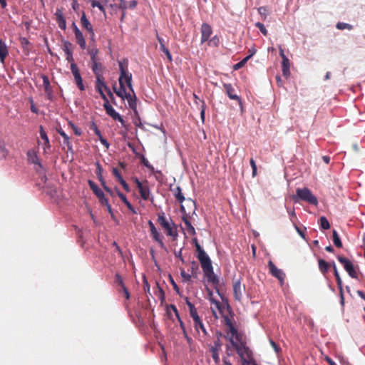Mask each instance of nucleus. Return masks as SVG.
Masks as SVG:
<instances>
[{"instance_id":"obj_63","label":"nucleus","mask_w":365,"mask_h":365,"mask_svg":"<svg viewBox=\"0 0 365 365\" xmlns=\"http://www.w3.org/2000/svg\"><path fill=\"white\" fill-rule=\"evenodd\" d=\"M115 281L117 284H118V285L120 286V287H123V286H125V284L123 282L122 277L120 276V274L119 273H116L115 274Z\"/></svg>"},{"instance_id":"obj_13","label":"nucleus","mask_w":365,"mask_h":365,"mask_svg":"<svg viewBox=\"0 0 365 365\" xmlns=\"http://www.w3.org/2000/svg\"><path fill=\"white\" fill-rule=\"evenodd\" d=\"M175 197L176 200L179 202L180 204L182 203L185 200H187V202H190L195 207V209H196V202L195 201L192 200L191 198L185 199L183 193L182 192V189L180 186H177L175 189L171 190ZM195 214V210H194L193 213Z\"/></svg>"},{"instance_id":"obj_33","label":"nucleus","mask_w":365,"mask_h":365,"mask_svg":"<svg viewBox=\"0 0 365 365\" xmlns=\"http://www.w3.org/2000/svg\"><path fill=\"white\" fill-rule=\"evenodd\" d=\"M319 228L321 230H329L331 227L330 223L325 216H321L319 220Z\"/></svg>"},{"instance_id":"obj_54","label":"nucleus","mask_w":365,"mask_h":365,"mask_svg":"<svg viewBox=\"0 0 365 365\" xmlns=\"http://www.w3.org/2000/svg\"><path fill=\"white\" fill-rule=\"evenodd\" d=\"M202 105L200 106V118L202 121L204 123L205 118V110H206V104L205 101L200 100Z\"/></svg>"},{"instance_id":"obj_5","label":"nucleus","mask_w":365,"mask_h":365,"mask_svg":"<svg viewBox=\"0 0 365 365\" xmlns=\"http://www.w3.org/2000/svg\"><path fill=\"white\" fill-rule=\"evenodd\" d=\"M222 317L225 324L229 328V331L232 335L230 337H232L234 343H236L239 346H241V344L247 346L246 342L242 339V334L238 332L237 329L235 327L234 323L229 318V317L222 314Z\"/></svg>"},{"instance_id":"obj_18","label":"nucleus","mask_w":365,"mask_h":365,"mask_svg":"<svg viewBox=\"0 0 365 365\" xmlns=\"http://www.w3.org/2000/svg\"><path fill=\"white\" fill-rule=\"evenodd\" d=\"M26 155H27L28 160L31 163L38 165L39 169H41V170L45 172V168L43 166V165L41 163V162L39 161L38 155L35 150H28Z\"/></svg>"},{"instance_id":"obj_24","label":"nucleus","mask_w":365,"mask_h":365,"mask_svg":"<svg viewBox=\"0 0 365 365\" xmlns=\"http://www.w3.org/2000/svg\"><path fill=\"white\" fill-rule=\"evenodd\" d=\"M233 294L234 298L236 301H240L242 298V293L241 290V279H239L235 282L233 284Z\"/></svg>"},{"instance_id":"obj_34","label":"nucleus","mask_w":365,"mask_h":365,"mask_svg":"<svg viewBox=\"0 0 365 365\" xmlns=\"http://www.w3.org/2000/svg\"><path fill=\"white\" fill-rule=\"evenodd\" d=\"M75 37L80 48L83 50L86 49V43L82 32L76 33V34H75Z\"/></svg>"},{"instance_id":"obj_14","label":"nucleus","mask_w":365,"mask_h":365,"mask_svg":"<svg viewBox=\"0 0 365 365\" xmlns=\"http://www.w3.org/2000/svg\"><path fill=\"white\" fill-rule=\"evenodd\" d=\"M103 106L107 115L110 116L114 120H116L117 119H118L120 118V115L110 105L108 98H106V100H103Z\"/></svg>"},{"instance_id":"obj_6","label":"nucleus","mask_w":365,"mask_h":365,"mask_svg":"<svg viewBox=\"0 0 365 365\" xmlns=\"http://www.w3.org/2000/svg\"><path fill=\"white\" fill-rule=\"evenodd\" d=\"M337 259L343 265L344 269L346 270L350 277L356 279H358L357 273L355 270L354 264L350 259L341 255H338Z\"/></svg>"},{"instance_id":"obj_60","label":"nucleus","mask_w":365,"mask_h":365,"mask_svg":"<svg viewBox=\"0 0 365 365\" xmlns=\"http://www.w3.org/2000/svg\"><path fill=\"white\" fill-rule=\"evenodd\" d=\"M156 285L158 289V298L163 302L165 300V294L164 290L160 287L159 283L156 282Z\"/></svg>"},{"instance_id":"obj_29","label":"nucleus","mask_w":365,"mask_h":365,"mask_svg":"<svg viewBox=\"0 0 365 365\" xmlns=\"http://www.w3.org/2000/svg\"><path fill=\"white\" fill-rule=\"evenodd\" d=\"M119 88H117L116 84H114L113 86V92L120 98H123V95L126 91L125 86L124 85V83H121V81L119 80Z\"/></svg>"},{"instance_id":"obj_51","label":"nucleus","mask_w":365,"mask_h":365,"mask_svg":"<svg viewBox=\"0 0 365 365\" xmlns=\"http://www.w3.org/2000/svg\"><path fill=\"white\" fill-rule=\"evenodd\" d=\"M135 118H134L133 120V124L136 127L140 128L142 130H145V127H144L143 124L141 123L139 114L138 113V115H135Z\"/></svg>"},{"instance_id":"obj_28","label":"nucleus","mask_w":365,"mask_h":365,"mask_svg":"<svg viewBox=\"0 0 365 365\" xmlns=\"http://www.w3.org/2000/svg\"><path fill=\"white\" fill-rule=\"evenodd\" d=\"M282 71L284 77L288 78L290 75V63L288 58H284L282 61Z\"/></svg>"},{"instance_id":"obj_40","label":"nucleus","mask_w":365,"mask_h":365,"mask_svg":"<svg viewBox=\"0 0 365 365\" xmlns=\"http://www.w3.org/2000/svg\"><path fill=\"white\" fill-rule=\"evenodd\" d=\"M138 156L140 158L141 163L145 167H146L147 168H148L150 170H154L153 166L149 163V161L148 160V159L145 158V156L143 154L139 153Z\"/></svg>"},{"instance_id":"obj_19","label":"nucleus","mask_w":365,"mask_h":365,"mask_svg":"<svg viewBox=\"0 0 365 365\" xmlns=\"http://www.w3.org/2000/svg\"><path fill=\"white\" fill-rule=\"evenodd\" d=\"M81 23L82 25V27L86 29L89 34L91 35V38H93L95 36L93 28L90 22V21L86 17L85 11H82V15L81 17Z\"/></svg>"},{"instance_id":"obj_56","label":"nucleus","mask_w":365,"mask_h":365,"mask_svg":"<svg viewBox=\"0 0 365 365\" xmlns=\"http://www.w3.org/2000/svg\"><path fill=\"white\" fill-rule=\"evenodd\" d=\"M68 124L71 127V128L73 129L75 135H76L78 136L81 135L83 132H82V130L80 128L77 127L72 121H69Z\"/></svg>"},{"instance_id":"obj_42","label":"nucleus","mask_w":365,"mask_h":365,"mask_svg":"<svg viewBox=\"0 0 365 365\" xmlns=\"http://www.w3.org/2000/svg\"><path fill=\"white\" fill-rule=\"evenodd\" d=\"M117 121L120 122L121 124V126L125 128L124 131H122L120 133L124 137H127V133L128 131V124H126L125 121L124 120L123 118L120 115L118 119L116 120Z\"/></svg>"},{"instance_id":"obj_12","label":"nucleus","mask_w":365,"mask_h":365,"mask_svg":"<svg viewBox=\"0 0 365 365\" xmlns=\"http://www.w3.org/2000/svg\"><path fill=\"white\" fill-rule=\"evenodd\" d=\"M133 95H131L130 93L125 91L123 95V98L121 99L123 101L127 100L129 108L133 110L135 115H138L137 110V98L135 92H133Z\"/></svg>"},{"instance_id":"obj_1","label":"nucleus","mask_w":365,"mask_h":365,"mask_svg":"<svg viewBox=\"0 0 365 365\" xmlns=\"http://www.w3.org/2000/svg\"><path fill=\"white\" fill-rule=\"evenodd\" d=\"M228 339L238 354L242 365H258L254 359L252 351L248 346L241 344V346H239L236 343H234L232 337H229Z\"/></svg>"},{"instance_id":"obj_22","label":"nucleus","mask_w":365,"mask_h":365,"mask_svg":"<svg viewBox=\"0 0 365 365\" xmlns=\"http://www.w3.org/2000/svg\"><path fill=\"white\" fill-rule=\"evenodd\" d=\"M55 16L56 18V21L58 24V27L61 30H66V21L65 17L63 16L62 10L60 9H57L55 13Z\"/></svg>"},{"instance_id":"obj_30","label":"nucleus","mask_w":365,"mask_h":365,"mask_svg":"<svg viewBox=\"0 0 365 365\" xmlns=\"http://www.w3.org/2000/svg\"><path fill=\"white\" fill-rule=\"evenodd\" d=\"M139 193L140 195V197L143 200H147L149 199V196L150 194V188L148 185H142L139 188H138Z\"/></svg>"},{"instance_id":"obj_4","label":"nucleus","mask_w":365,"mask_h":365,"mask_svg":"<svg viewBox=\"0 0 365 365\" xmlns=\"http://www.w3.org/2000/svg\"><path fill=\"white\" fill-rule=\"evenodd\" d=\"M128 60L123 58L122 61H118V68L120 76L118 81L120 80L121 83H124V85L127 86L128 89L132 92H134V89L132 84L133 76L132 73L128 71Z\"/></svg>"},{"instance_id":"obj_35","label":"nucleus","mask_w":365,"mask_h":365,"mask_svg":"<svg viewBox=\"0 0 365 365\" xmlns=\"http://www.w3.org/2000/svg\"><path fill=\"white\" fill-rule=\"evenodd\" d=\"M332 241L334 245L338 247H342V242L338 232L336 230H332Z\"/></svg>"},{"instance_id":"obj_25","label":"nucleus","mask_w":365,"mask_h":365,"mask_svg":"<svg viewBox=\"0 0 365 365\" xmlns=\"http://www.w3.org/2000/svg\"><path fill=\"white\" fill-rule=\"evenodd\" d=\"M151 233V235H152V237L153 239L157 242L159 245V246L160 247V248L163 250H165V252H168V248L165 245L163 241V235H162L161 234H160V232L157 230L154 231V232H150Z\"/></svg>"},{"instance_id":"obj_3","label":"nucleus","mask_w":365,"mask_h":365,"mask_svg":"<svg viewBox=\"0 0 365 365\" xmlns=\"http://www.w3.org/2000/svg\"><path fill=\"white\" fill-rule=\"evenodd\" d=\"M292 200L294 202H298L299 200H302L314 206H317L319 204L317 197L306 187L297 188L296 193L292 195Z\"/></svg>"},{"instance_id":"obj_21","label":"nucleus","mask_w":365,"mask_h":365,"mask_svg":"<svg viewBox=\"0 0 365 365\" xmlns=\"http://www.w3.org/2000/svg\"><path fill=\"white\" fill-rule=\"evenodd\" d=\"M112 173L116 178L117 180L122 185L123 189L126 192H129L130 191V187H129L128 184L126 182V181L123 179V178L121 175V174L119 172V170L116 168H113Z\"/></svg>"},{"instance_id":"obj_15","label":"nucleus","mask_w":365,"mask_h":365,"mask_svg":"<svg viewBox=\"0 0 365 365\" xmlns=\"http://www.w3.org/2000/svg\"><path fill=\"white\" fill-rule=\"evenodd\" d=\"M204 276L207 278L208 282L212 283L215 287H218L220 283L219 277L215 274L213 267L203 271Z\"/></svg>"},{"instance_id":"obj_53","label":"nucleus","mask_w":365,"mask_h":365,"mask_svg":"<svg viewBox=\"0 0 365 365\" xmlns=\"http://www.w3.org/2000/svg\"><path fill=\"white\" fill-rule=\"evenodd\" d=\"M255 27H257V28H258V29H259V30L260 31V32H261L264 36H267V35L268 31H267V29L265 28L264 25L262 23H261V22H259V21L256 22V23L255 24Z\"/></svg>"},{"instance_id":"obj_27","label":"nucleus","mask_w":365,"mask_h":365,"mask_svg":"<svg viewBox=\"0 0 365 365\" xmlns=\"http://www.w3.org/2000/svg\"><path fill=\"white\" fill-rule=\"evenodd\" d=\"M215 289L216 291V293L220 297L222 302L225 304V308H226L227 311L228 312V313L230 314H233L232 309L229 303V300H228L227 297H226L225 296V294L220 291L218 287H215Z\"/></svg>"},{"instance_id":"obj_11","label":"nucleus","mask_w":365,"mask_h":365,"mask_svg":"<svg viewBox=\"0 0 365 365\" xmlns=\"http://www.w3.org/2000/svg\"><path fill=\"white\" fill-rule=\"evenodd\" d=\"M105 89L106 91L109 90V87L106 84L103 76H100L96 77V90L101 96V98L103 100H106L108 97L106 96V94L103 92V89Z\"/></svg>"},{"instance_id":"obj_43","label":"nucleus","mask_w":365,"mask_h":365,"mask_svg":"<svg viewBox=\"0 0 365 365\" xmlns=\"http://www.w3.org/2000/svg\"><path fill=\"white\" fill-rule=\"evenodd\" d=\"M191 264H192V266H191V274H190L192 275V277L197 278V274L199 272V266L195 260L192 261Z\"/></svg>"},{"instance_id":"obj_36","label":"nucleus","mask_w":365,"mask_h":365,"mask_svg":"<svg viewBox=\"0 0 365 365\" xmlns=\"http://www.w3.org/2000/svg\"><path fill=\"white\" fill-rule=\"evenodd\" d=\"M158 40L160 42V51L164 53L168 59L171 61L173 60L172 55L169 51V49L165 46V44L163 43V39H161L160 37H158Z\"/></svg>"},{"instance_id":"obj_48","label":"nucleus","mask_w":365,"mask_h":365,"mask_svg":"<svg viewBox=\"0 0 365 365\" xmlns=\"http://www.w3.org/2000/svg\"><path fill=\"white\" fill-rule=\"evenodd\" d=\"M8 155V150L5 148V143L0 139V159L5 158Z\"/></svg>"},{"instance_id":"obj_45","label":"nucleus","mask_w":365,"mask_h":365,"mask_svg":"<svg viewBox=\"0 0 365 365\" xmlns=\"http://www.w3.org/2000/svg\"><path fill=\"white\" fill-rule=\"evenodd\" d=\"M336 27L337 29H339V30H344V29L352 30L354 28V26L351 24H349L348 23H345V22H338L336 25Z\"/></svg>"},{"instance_id":"obj_2","label":"nucleus","mask_w":365,"mask_h":365,"mask_svg":"<svg viewBox=\"0 0 365 365\" xmlns=\"http://www.w3.org/2000/svg\"><path fill=\"white\" fill-rule=\"evenodd\" d=\"M158 222L163 229L166 231L168 236L172 237L173 241L177 240L178 237L177 226L171 218L169 220L166 218L163 211L158 213Z\"/></svg>"},{"instance_id":"obj_61","label":"nucleus","mask_w":365,"mask_h":365,"mask_svg":"<svg viewBox=\"0 0 365 365\" xmlns=\"http://www.w3.org/2000/svg\"><path fill=\"white\" fill-rule=\"evenodd\" d=\"M190 317L192 318L194 322H197L198 320L200 319L198 313L197 312V309H195L193 310L190 311Z\"/></svg>"},{"instance_id":"obj_50","label":"nucleus","mask_w":365,"mask_h":365,"mask_svg":"<svg viewBox=\"0 0 365 365\" xmlns=\"http://www.w3.org/2000/svg\"><path fill=\"white\" fill-rule=\"evenodd\" d=\"M248 61H249V58L247 56H245L240 61H239L238 63H235L233 66V69L235 70V71L240 69L241 68H242L247 63V62Z\"/></svg>"},{"instance_id":"obj_49","label":"nucleus","mask_w":365,"mask_h":365,"mask_svg":"<svg viewBox=\"0 0 365 365\" xmlns=\"http://www.w3.org/2000/svg\"><path fill=\"white\" fill-rule=\"evenodd\" d=\"M88 53L90 54V56H91V62H94V61H97L98 59H97V54L98 53V49L97 48H92L91 49L88 50Z\"/></svg>"},{"instance_id":"obj_46","label":"nucleus","mask_w":365,"mask_h":365,"mask_svg":"<svg viewBox=\"0 0 365 365\" xmlns=\"http://www.w3.org/2000/svg\"><path fill=\"white\" fill-rule=\"evenodd\" d=\"M259 14L261 16L262 20L265 21L268 16L267 9L266 6H259L257 9Z\"/></svg>"},{"instance_id":"obj_8","label":"nucleus","mask_w":365,"mask_h":365,"mask_svg":"<svg viewBox=\"0 0 365 365\" xmlns=\"http://www.w3.org/2000/svg\"><path fill=\"white\" fill-rule=\"evenodd\" d=\"M71 71L74 77L75 82L76 83L77 87L81 91H83L86 90V87L83 82V78L81 77L80 71L76 65V63L71 64Z\"/></svg>"},{"instance_id":"obj_59","label":"nucleus","mask_w":365,"mask_h":365,"mask_svg":"<svg viewBox=\"0 0 365 365\" xmlns=\"http://www.w3.org/2000/svg\"><path fill=\"white\" fill-rule=\"evenodd\" d=\"M180 275L184 282H190L192 275L185 272L184 269H180Z\"/></svg>"},{"instance_id":"obj_32","label":"nucleus","mask_w":365,"mask_h":365,"mask_svg":"<svg viewBox=\"0 0 365 365\" xmlns=\"http://www.w3.org/2000/svg\"><path fill=\"white\" fill-rule=\"evenodd\" d=\"M330 265H331V267H333L334 275L335 277L338 288L341 289L342 287V280H341V277L339 275V272L337 270V268H336V264H335L334 261H332L330 263Z\"/></svg>"},{"instance_id":"obj_10","label":"nucleus","mask_w":365,"mask_h":365,"mask_svg":"<svg viewBox=\"0 0 365 365\" xmlns=\"http://www.w3.org/2000/svg\"><path fill=\"white\" fill-rule=\"evenodd\" d=\"M268 267L270 274L273 277L277 278L280 282L281 284H283L286 277L285 273L283 272V270L277 268L272 260H269L268 262Z\"/></svg>"},{"instance_id":"obj_52","label":"nucleus","mask_w":365,"mask_h":365,"mask_svg":"<svg viewBox=\"0 0 365 365\" xmlns=\"http://www.w3.org/2000/svg\"><path fill=\"white\" fill-rule=\"evenodd\" d=\"M219 43L220 38L217 35L212 37L208 41V45L210 46L217 47L219 46Z\"/></svg>"},{"instance_id":"obj_26","label":"nucleus","mask_w":365,"mask_h":365,"mask_svg":"<svg viewBox=\"0 0 365 365\" xmlns=\"http://www.w3.org/2000/svg\"><path fill=\"white\" fill-rule=\"evenodd\" d=\"M9 54L8 47L5 41L0 38V62L4 63L5 58Z\"/></svg>"},{"instance_id":"obj_44","label":"nucleus","mask_w":365,"mask_h":365,"mask_svg":"<svg viewBox=\"0 0 365 365\" xmlns=\"http://www.w3.org/2000/svg\"><path fill=\"white\" fill-rule=\"evenodd\" d=\"M21 44L24 53H26V54H29V48H28V46L30 44V41H29V39L25 37L21 38Z\"/></svg>"},{"instance_id":"obj_7","label":"nucleus","mask_w":365,"mask_h":365,"mask_svg":"<svg viewBox=\"0 0 365 365\" xmlns=\"http://www.w3.org/2000/svg\"><path fill=\"white\" fill-rule=\"evenodd\" d=\"M197 258L198 259L203 271L213 267L211 259L204 249L200 250H199V251L197 252Z\"/></svg>"},{"instance_id":"obj_47","label":"nucleus","mask_w":365,"mask_h":365,"mask_svg":"<svg viewBox=\"0 0 365 365\" xmlns=\"http://www.w3.org/2000/svg\"><path fill=\"white\" fill-rule=\"evenodd\" d=\"M88 184L91 190L93 191V192L95 195L98 193V192L100 190H101V189L98 186V185L94 181H93L92 180H88Z\"/></svg>"},{"instance_id":"obj_55","label":"nucleus","mask_w":365,"mask_h":365,"mask_svg":"<svg viewBox=\"0 0 365 365\" xmlns=\"http://www.w3.org/2000/svg\"><path fill=\"white\" fill-rule=\"evenodd\" d=\"M168 278H169V281L170 282V284H172L174 290L175 291V292L180 295V288L178 286V284H176V282H175L173 277H172L171 274H169L168 275Z\"/></svg>"},{"instance_id":"obj_17","label":"nucleus","mask_w":365,"mask_h":365,"mask_svg":"<svg viewBox=\"0 0 365 365\" xmlns=\"http://www.w3.org/2000/svg\"><path fill=\"white\" fill-rule=\"evenodd\" d=\"M212 34V29L207 23L201 25V43L208 41Z\"/></svg>"},{"instance_id":"obj_16","label":"nucleus","mask_w":365,"mask_h":365,"mask_svg":"<svg viewBox=\"0 0 365 365\" xmlns=\"http://www.w3.org/2000/svg\"><path fill=\"white\" fill-rule=\"evenodd\" d=\"M41 78L43 80V87H44V91H45V93L46 94L47 98L49 101H53V99H54V96H53V93L52 87H51V86L50 84L49 78L46 75H42Z\"/></svg>"},{"instance_id":"obj_38","label":"nucleus","mask_w":365,"mask_h":365,"mask_svg":"<svg viewBox=\"0 0 365 365\" xmlns=\"http://www.w3.org/2000/svg\"><path fill=\"white\" fill-rule=\"evenodd\" d=\"M91 63H92L91 70H92L93 74L95 75V77L102 76L103 73L99 70V68L101 67V63H98V61H94V62H91Z\"/></svg>"},{"instance_id":"obj_31","label":"nucleus","mask_w":365,"mask_h":365,"mask_svg":"<svg viewBox=\"0 0 365 365\" xmlns=\"http://www.w3.org/2000/svg\"><path fill=\"white\" fill-rule=\"evenodd\" d=\"M182 220L185 223L187 230L190 235H195L196 234L195 227L192 226L191 222L189 220V218L186 215H182Z\"/></svg>"},{"instance_id":"obj_23","label":"nucleus","mask_w":365,"mask_h":365,"mask_svg":"<svg viewBox=\"0 0 365 365\" xmlns=\"http://www.w3.org/2000/svg\"><path fill=\"white\" fill-rule=\"evenodd\" d=\"M39 133L41 138L44 141L43 152L46 153L47 150L51 148V144L47 133L42 125H40Z\"/></svg>"},{"instance_id":"obj_57","label":"nucleus","mask_w":365,"mask_h":365,"mask_svg":"<svg viewBox=\"0 0 365 365\" xmlns=\"http://www.w3.org/2000/svg\"><path fill=\"white\" fill-rule=\"evenodd\" d=\"M58 134L63 138V144H69V136L61 128L60 130H58Z\"/></svg>"},{"instance_id":"obj_64","label":"nucleus","mask_w":365,"mask_h":365,"mask_svg":"<svg viewBox=\"0 0 365 365\" xmlns=\"http://www.w3.org/2000/svg\"><path fill=\"white\" fill-rule=\"evenodd\" d=\"M103 188L111 197H114L116 195V192L115 190V188L112 189L110 187H108V185H105V187H103Z\"/></svg>"},{"instance_id":"obj_37","label":"nucleus","mask_w":365,"mask_h":365,"mask_svg":"<svg viewBox=\"0 0 365 365\" xmlns=\"http://www.w3.org/2000/svg\"><path fill=\"white\" fill-rule=\"evenodd\" d=\"M318 265H319V270L323 274H325L326 272H328L329 267V264L327 263L324 259H318Z\"/></svg>"},{"instance_id":"obj_20","label":"nucleus","mask_w":365,"mask_h":365,"mask_svg":"<svg viewBox=\"0 0 365 365\" xmlns=\"http://www.w3.org/2000/svg\"><path fill=\"white\" fill-rule=\"evenodd\" d=\"M115 190L116 192V195L120 197L122 202L126 205L128 209L133 214H137L136 209L133 206V205L128 200L127 197L120 191L117 186L115 187Z\"/></svg>"},{"instance_id":"obj_39","label":"nucleus","mask_w":365,"mask_h":365,"mask_svg":"<svg viewBox=\"0 0 365 365\" xmlns=\"http://www.w3.org/2000/svg\"><path fill=\"white\" fill-rule=\"evenodd\" d=\"M72 47L73 44L70 41L67 40L63 41V51H64L66 55L73 53Z\"/></svg>"},{"instance_id":"obj_9","label":"nucleus","mask_w":365,"mask_h":365,"mask_svg":"<svg viewBox=\"0 0 365 365\" xmlns=\"http://www.w3.org/2000/svg\"><path fill=\"white\" fill-rule=\"evenodd\" d=\"M224 89L225 91L226 94L231 100H235L238 102V104L240 107L241 111L243 112V105L242 101L240 96L234 93L235 88H233L231 83H224L223 84Z\"/></svg>"},{"instance_id":"obj_41","label":"nucleus","mask_w":365,"mask_h":365,"mask_svg":"<svg viewBox=\"0 0 365 365\" xmlns=\"http://www.w3.org/2000/svg\"><path fill=\"white\" fill-rule=\"evenodd\" d=\"M194 327L197 331H199V329H201L205 335L207 334V330L205 327V325L202 323L201 319L198 320V323L194 322Z\"/></svg>"},{"instance_id":"obj_62","label":"nucleus","mask_w":365,"mask_h":365,"mask_svg":"<svg viewBox=\"0 0 365 365\" xmlns=\"http://www.w3.org/2000/svg\"><path fill=\"white\" fill-rule=\"evenodd\" d=\"M294 224V228L296 230V231L297 232V233L299 235V236L304 239V240H306L305 238V232H304V230H306V227H304V230H302V229H300L294 222H293Z\"/></svg>"},{"instance_id":"obj_58","label":"nucleus","mask_w":365,"mask_h":365,"mask_svg":"<svg viewBox=\"0 0 365 365\" xmlns=\"http://www.w3.org/2000/svg\"><path fill=\"white\" fill-rule=\"evenodd\" d=\"M143 289L145 293L150 294V287L148 281L145 275L143 276Z\"/></svg>"}]
</instances>
